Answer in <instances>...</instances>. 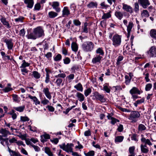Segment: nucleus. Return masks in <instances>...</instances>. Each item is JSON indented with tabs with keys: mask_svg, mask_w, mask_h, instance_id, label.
Here are the masks:
<instances>
[{
	"mask_svg": "<svg viewBox=\"0 0 156 156\" xmlns=\"http://www.w3.org/2000/svg\"><path fill=\"white\" fill-rule=\"evenodd\" d=\"M94 44L91 41H87L84 42L82 45L83 50L85 52H90L94 49Z\"/></svg>",
	"mask_w": 156,
	"mask_h": 156,
	"instance_id": "1",
	"label": "nucleus"
},
{
	"mask_svg": "<svg viewBox=\"0 0 156 156\" xmlns=\"http://www.w3.org/2000/svg\"><path fill=\"white\" fill-rule=\"evenodd\" d=\"M93 95L90 97H93L92 98L93 100H96L100 101L101 103L105 102L106 101V98H104V95L100 94L97 91H94L93 93Z\"/></svg>",
	"mask_w": 156,
	"mask_h": 156,
	"instance_id": "2",
	"label": "nucleus"
},
{
	"mask_svg": "<svg viewBox=\"0 0 156 156\" xmlns=\"http://www.w3.org/2000/svg\"><path fill=\"white\" fill-rule=\"evenodd\" d=\"M140 112L137 111H132L129 117V119L132 120L133 122H136L140 116Z\"/></svg>",
	"mask_w": 156,
	"mask_h": 156,
	"instance_id": "3",
	"label": "nucleus"
},
{
	"mask_svg": "<svg viewBox=\"0 0 156 156\" xmlns=\"http://www.w3.org/2000/svg\"><path fill=\"white\" fill-rule=\"evenodd\" d=\"M121 38L122 36L117 34L113 35L112 39L113 45L115 47L120 45L121 43Z\"/></svg>",
	"mask_w": 156,
	"mask_h": 156,
	"instance_id": "4",
	"label": "nucleus"
},
{
	"mask_svg": "<svg viewBox=\"0 0 156 156\" xmlns=\"http://www.w3.org/2000/svg\"><path fill=\"white\" fill-rule=\"evenodd\" d=\"M34 30L37 38L41 37L44 35V31L41 27H37L34 28Z\"/></svg>",
	"mask_w": 156,
	"mask_h": 156,
	"instance_id": "5",
	"label": "nucleus"
},
{
	"mask_svg": "<svg viewBox=\"0 0 156 156\" xmlns=\"http://www.w3.org/2000/svg\"><path fill=\"white\" fill-rule=\"evenodd\" d=\"M3 41L5 43L7 48L9 50H12L13 48L14 43L12 39H3Z\"/></svg>",
	"mask_w": 156,
	"mask_h": 156,
	"instance_id": "6",
	"label": "nucleus"
},
{
	"mask_svg": "<svg viewBox=\"0 0 156 156\" xmlns=\"http://www.w3.org/2000/svg\"><path fill=\"white\" fill-rule=\"evenodd\" d=\"M0 20L2 24L7 28L9 29L11 28L9 21H8L6 18L2 16H1Z\"/></svg>",
	"mask_w": 156,
	"mask_h": 156,
	"instance_id": "7",
	"label": "nucleus"
},
{
	"mask_svg": "<svg viewBox=\"0 0 156 156\" xmlns=\"http://www.w3.org/2000/svg\"><path fill=\"white\" fill-rule=\"evenodd\" d=\"M138 1L141 6L144 9L147 8L150 4L149 0H138Z\"/></svg>",
	"mask_w": 156,
	"mask_h": 156,
	"instance_id": "8",
	"label": "nucleus"
},
{
	"mask_svg": "<svg viewBox=\"0 0 156 156\" xmlns=\"http://www.w3.org/2000/svg\"><path fill=\"white\" fill-rule=\"evenodd\" d=\"M147 53L150 57H156V48L154 46H152L149 51H147Z\"/></svg>",
	"mask_w": 156,
	"mask_h": 156,
	"instance_id": "9",
	"label": "nucleus"
},
{
	"mask_svg": "<svg viewBox=\"0 0 156 156\" xmlns=\"http://www.w3.org/2000/svg\"><path fill=\"white\" fill-rule=\"evenodd\" d=\"M129 92L132 96L136 94H140L141 93L143 92V91H140L137 87H133L129 90Z\"/></svg>",
	"mask_w": 156,
	"mask_h": 156,
	"instance_id": "10",
	"label": "nucleus"
},
{
	"mask_svg": "<svg viewBox=\"0 0 156 156\" xmlns=\"http://www.w3.org/2000/svg\"><path fill=\"white\" fill-rule=\"evenodd\" d=\"M102 58L103 57L100 55H96L95 57L92 58V62L93 64H96L98 63H100Z\"/></svg>",
	"mask_w": 156,
	"mask_h": 156,
	"instance_id": "11",
	"label": "nucleus"
},
{
	"mask_svg": "<svg viewBox=\"0 0 156 156\" xmlns=\"http://www.w3.org/2000/svg\"><path fill=\"white\" fill-rule=\"evenodd\" d=\"M69 143L67 144L66 145L65 143H63L61 145H59L60 147L63 150L66 152L69 153L70 152V150L69 147Z\"/></svg>",
	"mask_w": 156,
	"mask_h": 156,
	"instance_id": "12",
	"label": "nucleus"
},
{
	"mask_svg": "<svg viewBox=\"0 0 156 156\" xmlns=\"http://www.w3.org/2000/svg\"><path fill=\"white\" fill-rule=\"evenodd\" d=\"M26 37L28 39L35 40L37 38L34 30L32 32L28 33L26 35Z\"/></svg>",
	"mask_w": 156,
	"mask_h": 156,
	"instance_id": "13",
	"label": "nucleus"
},
{
	"mask_svg": "<svg viewBox=\"0 0 156 156\" xmlns=\"http://www.w3.org/2000/svg\"><path fill=\"white\" fill-rule=\"evenodd\" d=\"M0 133L2 134L3 137H6L8 135H10L9 132L6 129H0Z\"/></svg>",
	"mask_w": 156,
	"mask_h": 156,
	"instance_id": "14",
	"label": "nucleus"
},
{
	"mask_svg": "<svg viewBox=\"0 0 156 156\" xmlns=\"http://www.w3.org/2000/svg\"><path fill=\"white\" fill-rule=\"evenodd\" d=\"M97 55H100L103 57L104 55V52L102 47L98 48L95 51Z\"/></svg>",
	"mask_w": 156,
	"mask_h": 156,
	"instance_id": "15",
	"label": "nucleus"
},
{
	"mask_svg": "<svg viewBox=\"0 0 156 156\" xmlns=\"http://www.w3.org/2000/svg\"><path fill=\"white\" fill-rule=\"evenodd\" d=\"M28 97L34 102L36 105L40 104V101L36 97L30 95H29Z\"/></svg>",
	"mask_w": 156,
	"mask_h": 156,
	"instance_id": "16",
	"label": "nucleus"
},
{
	"mask_svg": "<svg viewBox=\"0 0 156 156\" xmlns=\"http://www.w3.org/2000/svg\"><path fill=\"white\" fill-rule=\"evenodd\" d=\"M41 141L44 143L45 142L47 139H49L50 138V136L49 134L45 133L41 135Z\"/></svg>",
	"mask_w": 156,
	"mask_h": 156,
	"instance_id": "17",
	"label": "nucleus"
},
{
	"mask_svg": "<svg viewBox=\"0 0 156 156\" xmlns=\"http://www.w3.org/2000/svg\"><path fill=\"white\" fill-rule=\"evenodd\" d=\"M24 3L27 5V7L31 8L34 4L33 0H24Z\"/></svg>",
	"mask_w": 156,
	"mask_h": 156,
	"instance_id": "18",
	"label": "nucleus"
},
{
	"mask_svg": "<svg viewBox=\"0 0 156 156\" xmlns=\"http://www.w3.org/2000/svg\"><path fill=\"white\" fill-rule=\"evenodd\" d=\"M76 96L80 102H82L84 100V97L83 94L80 92H77L76 93Z\"/></svg>",
	"mask_w": 156,
	"mask_h": 156,
	"instance_id": "19",
	"label": "nucleus"
},
{
	"mask_svg": "<svg viewBox=\"0 0 156 156\" xmlns=\"http://www.w3.org/2000/svg\"><path fill=\"white\" fill-rule=\"evenodd\" d=\"M43 91L47 98L49 99H50L51 98V96L49 92V89L48 88H44L43 89Z\"/></svg>",
	"mask_w": 156,
	"mask_h": 156,
	"instance_id": "20",
	"label": "nucleus"
},
{
	"mask_svg": "<svg viewBox=\"0 0 156 156\" xmlns=\"http://www.w3.org/2000/svg\"><path fill=\"white\" fill-rule=\"evenodd\" d=\"M12 97L14 102L17 103H19L20 102L21 99L17 94H13L12 95Z\"/></svg>",
	"mask_w": 156,
	"mask_h": 156,
	"instance_id": "21",
	"label": "nucleus"
},
{
	"mask_svg": "<svg viewBox=\"0 0 156 156\" xmlns=\"http://www.w3.org/2000/svg\"><path fill=\"white\" fill-rule=\"evenodd\" d=\"M8 151L10 156H21V154L18 152L12 150L8 147Z\"/></svg>",
	"mask_w": 156,
	"mask_h": 156,
	"instance_id": "22",
	"label": "nucleus"
},
{
	"mask_svg": "<svg viewBox=\"0 0 156 156\" xmlns=\"http://www.w3.org/2000/svg\"><path fill=\"white\" fill-rule=\"evenodd\" d=\"M115 16L119 20H120L123 17V13L119 11H116L115 12Z\"/></svg>",
	"mask_w": 156,
	"mask_h": 156,
	"instance_id": "23",
	"label": "nucleus"
},
{
	"mask_svg": "<svg viewBox=\"0 0 156 156\" xmlns=\"http://www.w3.org/2000/svg\"><path fill=\"white\" fill-rule=\"evenodd\" d=\"M8 140V138H3L0 142L1 144L3 146H5L6 145L8 147H8H9V144Z\"/></svg>",
	"mask_w": 156,
	"mask_h": 156,
	"instance_id": "24",
	"label": "nucleus"
},
{
	"mask_svg": "<svg viewBox=\"0 0 156 156\" xmlns=\"http://www.w3.org/2000/svg\"><path fill=\"white\" fill-rule=\"evenodd\" d=\"M74 88L78 91L82 92L83 91V87L82 84L80 83L74 86Z\"/></svg>",
	"mask_w": 156,
	"mask_h": 156,
	"instance_id": "25",
	"label": "nucleus"
},
{
	"mask_svg": "<svg viewBox=\"0 0 156 156\" xmlns=\"http://www.w3.org/2000/svg\"><path fill=\"white\" fill-rule=\"evenodd\" d=\"M103 12V15L102 16L101 18L102 19H106L110 17L111 16V13L112 12L111 11H110L107 13H105L103 10H102Z\"/></svg>",
	"mask_w": 156,
	"mask_h": 156,
	"instance_id": "26",
	"label": "nucleus"
},
{
	"mask_svg": "<svg viewBox=\"0 0 156 156\" xmlns=\"http://www.w3.org/2000/svg\"><path fill=\"white\" fill-rule=\"evenodd\" d=\"M145 98L143 97L140 100H138L133 104L136 107H137L138 105L144 102Z\"/></svg>",
	"mask_w": 156,
	"mask_h": 156,
	"instance_id": "27",
	"label": "nucleus"
},
{
	"mask_svg": "<svg viewBox=\"0 0 156 156\" xmlns=\"http://www.w3.org/2000/svg\"><path fill=\"white\" fill-rule=\"evenodd\" d=\"M98 4L97 2H91L87 5V6L89 8H97Z\"/></svg>",
	"mask_w": 156,
	"mask_h": 156,
	"instance_id": "28",
	"label": "nucleus"
},
{
	"mask_svg": "<svg viewBox=\"0 0 156 156\" xmlns=\"http://www.w3.org/2000/svg\"><path fill=\"white\" fill-rule=\"evenodd\" d=\"M71 48L72 50L75 52L77 51L78 46L76 43L73 42L71 44Z\"/></svg>",
	"mask_w": 156,
	"mask_h": 156,
	"instance_id": "29",
	"label": "nucleus"
},
{
	"mask_svg": "<svg viewBox=\"0 0 156 156\" xmlns=\"http://www.w3.org/2000/svg\"><path fill=\"white\" fill-rule=\"evenodd\" d=\"M8 114L12 116V117L13 120H14L17 118V115L15 112V111L13 109H12L11 111L9 112Z\"/></svg>",
	"mask_w": 156,
	"mask_h": 156,
	"instance_id": "30",
	"label": "nucleus"
},
{
	"mask_svg": "<svg viewBox=\"0 0 156 156\" xmlns=\"http://www.w3.org/2000/svg\"><path fill=\"white\" fill-rule=\"evenodd\" d=\"M124 137L123 136H117L115 137V143H120L122 141Z\"/></svg>",
	"mask_w": 156,
	"mask_h": 156,
	"instance_id": "31",
	"label": "nucleus"
},
{
	"mask_svg": "<svg viewBox=\"0 0 156 156\" xmlns=\"http://www.w3.org/2000/svg\"><path fill=\"white\" fill-rule=\"evenodd\" d=\"M109 86L108 83H105L103 85V90L106 92L107 93H109L111 90L110 88H109L108 86Z\"/></svg>",
	"mask_w": 156,
	"mask_h": 156,
	"instance_id": "32",
	"label": "nucleus"
},
{
	"mask_svg": "<svg viewBox=\"0 0 156 156\" xmlns=\"http://www.w3.org/2000/svg\"><path fill=\"white\" fill-rule=\"evenodd\" d=\"M32 75L36 79L40 78L41 76V74L36 71H33Z\"/></svg>",
	"mask_w": 156,
	"mask_h": 156,
	"instance_id": "33",
	"label": "nucleus"
},
{
	"mask_svg": "<svg viewBox=\"0 0 156 156\" xmlns=\"http://www.w3.org/2000/svg\"><path fill=\"white\" fill-rule=\"evenodd\" d=\"M142 142L145 143V144H148L149 145H151L152 143L151 142L150 140L149 139H146L145 137H142L141 139Z\"/></svg>",
	"mask_w": 156,
	"mask_h": 156,
	"instance_id": "34",
	"label": "nucleus"
},
{
	"mask_svg": "<svg viewBox=\"0 0 156 156\" xmlns=\"http://www.w3.org/2000/svg\"><path fill=\"white\" fill-rule=\"evenodd\" d=\"M25 108V106H22L18 107H14L13 108L17 111L22 112L23 111Z\"/></svg>",
	"mask_w": 156,
	"mask_h": 156,
	"instance_id": "35",
	"label": "nucleus"
},
{
	"mask_svg": "<svg viewBox=\"0 0 156 156\" xmlns=\"http://www.w3.org/2000/svg\"><path fill=\"white\" fill-rule=\"evenodd\" d=\"M150 34L151 37L156 39V30L151 29L150 32Z\"/></svg>",
	"mask_w": 156,
	"mask_h": 156,
	"instance_id": "36",
	"label": "nucleus"
},
{
	"mask_svg": "<svg viewBox=\"0 0 156 156\" xmlns=\"http://www.w3.org/2000/svg\"><path fill=\"white\" fill-rule=\"evenodd\" d=\"M141 15L142 17H148L149 16V14L147 10H143L141 12Z\"/></svg>",
	"mask_w": 156,
	"mask_h": 156,
	"instance_id": "37",
	"label": "nucleus"
},
{
	"mask_svg": "<svg viewBox=\"0 0 156 156\" xmlns=\"http://www.w3.org/2000/svg\"><path fill=\"white\" fill-rule=\"evenodd\" d=\"M84 154L86 156H94L95 155V152L94 151H90L86 153L85 151L84 152Z\"/></svg>",
	"mask_w": 156,
	"mask_h": 156,
	"instance_id": "38",
	"label": "nucleus"
},
{
	"mask_svg": "<svg viewBox=\"0 0 156 156\" xmlns=\"http://www.w3.org/2000/svg\"><path fill=\"white\" fill-rule=\"evenodd\" d=\"M30 65V64L28 62H27L25 60H23L22 61V64L21 66H20V68H25L29 66Z\"/></svg>",
	"mask_w": 156,
	"mask_h": 156,
	"instance_id": "39",
	"label": "nucleus"
},
{
	"mask_svg": "<svg viewBox=\"0 0 156 156\" xmlns=\"http://www.w3.org/2000/svg\"><path fill=\"white\" fill-rule=\"evenodd\" d=\"M146 129V127L145 126L142 124H139L138 127V129L139 131H142L145 130Z\"/></svg>",
	"mask_w": 156,
	"mask_h": 156,
	"instance_id": "40",
	"label": "nucleus"
},
{
	"mask_svg": "<svg viewBox=\"0 0 156 156\" xmlns=\"http://www.w3.org/2000/svg\"><path fill=\"white\" fill-rule=\"evenodd\" d=\"M140 148L142 153L146 154L148 152L149 150L147 148H144L142 144L140 145Z\"/></svg>",
	"mask_w": 156,
	"mask_h": 156,
	"instance_id": "41",
	"label": "nucleus"
},
{
	"mask_svg": "<svg viewBox=\"0 0 156 156\" xmlns=\"http://www.w3.org/2000/svg\"><path fill=\"white\" fill-rule=\"evenodd\" d=\"M92 90L90 88H88L84 90V94L86 97H87L91 92Z\"/></svg>",
	"mask_w": 156,
	"mask_h": 156,
	"instance_id": "42",
	"label": "nucleus"
},
{
	"mask_svg": "<svg viewBox=\"0 0 156 156\" xmlns=\"http://www.w3.org/2000/svg\"><path fill=\"white\" fill-rule=\"evenodd\" d=\"M133 23L131 21L129 22V24L127 27V32H130L131 30V29L133 27Z\"/></svg>",
	"mask_w": 156,
	"mask_h": 156,
	"instance_id": "43",
	"label": "nucleus"
},
{
	"mask_svg": "<svg viewBox=\"0 0 156 156\" xmlns=\"http://www.w3.org/2000/svg\"><path fill=\"white\" fill-rule=\"evenodd\" d=\"M48 15L50 18H53L57 15V14L55 12L51 11L49 13Z\"/></svg>",
	"mask_w": 156,
	"mask_h": 156,
	"instance_id": "44",
	"label": "nucleus"
},
{
	"mask_svg": "<svg viewBox=\"0 0 156 156\" xmlns=\"http://www.w3.org/2000/svg\"><path fill=\"white\" fill-rule=\"evenodd\" d=\"M45 152L49 156H52V153L49 148L48 147H45Z\"/></svg>",
	"mask_w": 156,
	"mask_h": 156,
	"instance_id": "45",
	"label": "nucleus"
},
{
	"mask_svg": "<svg viewBox=\"0 0 156 156\" xmlns=\"http://www.w3.org/2000/svg\"><path fill=\"white\" fill-rule=\"evenodd\" d=\"M152 84L151 83H149L147 84L145 86V90L146 91L150 90L152 87Z\"/></svg>",
	"mask_w": 156,
	"mask_h": 156,
	"instance_id": "46",
	"label": "nucleus"
},
{
	"mask_svg": "<svg viewBox=\"0 0 156 156\" xmlns=\"http://www.w3.org/2000/svg\"><path fill=\"white\" fill-rule=\"evenodd\" d=\"M125 83H126V85H128L129 84L131 80L132 79L129 78V77L127 75H126L125 76Z\"/></svg>",
	"mask_w": 156,
	"mask_h": 156,
	"instance_id": "47",
	"label": "nucleus"
},
{
	"mask_svg": "<svg viewBox=\"0 0 156 156\" xmlns=\"http://www.w3.org/2000/svg\"><path fill=\"white\" fill-rule=\"evenodd\" d=\"M137 136V135L136 133H133L132 134L131 136V140L137 141H138V139L136 138Z\"/></svg>",
	"mask_w": 156,
	"mask_h": 156,
	"instance_id": "48",
	"label": "nucleus"
},
{
	"mask_svg": "<svg viewBox=\"0 0 156 156\" xmlns=\"http://www.w3.org/2000/svg\"><path fill=\"white\" fill-rule=\"evenodd\" d=\"M75 105H73L70 107H69L66 110V111H63V112L64 113H65V114L67 115L68 114L70 111L73 108H75Z\"/></svg>",
	"mask_w": 156,
	"mask_h": 156,
	"instance_id": "49",
	"label": "nucleus"
},
{
	"mask_svg": "<svg viewBox=\"0 0 156 156\" xmlns=\"http://www.w3.org/2000/svg\"><path fill=\"white\" fill-rule=\"evenodd\" d=\"M143 75H145V79L146 82H149L150 81V80L149 79V73L147 72L146 74L145 73V72L143 73Z\"/></svg>",
	"mask_w": 156,
	"mask_h": 156,
	"instance_id": "50",
	"label": "nucleus"
},
{
	"mask_svg": "<svg viewBox=\"0 0 156 156\" xmlns=\"http://www.w3.org/2000/svg\"><path fill=\"white\" fill-rule=\"evenodd\" d=\"M101 9H107L109 6L107 5L105 2H103L101 3Z\"/></svg>",
	"mask_w": 156,
	"mask_h": 156,
	"instance_id": "51",
	"label": "nucleus"
},
{
	"mask_svg": "<svg viewBox=\"0 0 156 156\" xmlns=\"http://www.w3.org/2000/svg\"><path fill=\"white\" fill-rule=\"evenodd\" d=\"M12 90V89L11 87H7L2 89V90L5 92H8Z\"/></svg>",
	"mask_w": 156,
	"mask_h": 156,
	"instance_id": "52",
	"label": "nucleus"
},
{
	"mask_svg": "<svg viewBox=\"0 0 156 156\" xmlns=\"http://www.w3.org/2000/svg\"><path fill=\"white\" fill-rule=\"evenodd\" d=\"M73 23L75 26H80L81 24L80 22L77 20H73Z\"/></svg>",
	"mask_w": 156,
	"mask_h": 156,
	"instance_id": "53",
	"label": "nucleus"
},
{
	"mask_svg": "<svg viewBox=\"0 0 156 156\" xmlns=\"http://www.w3.org/2000/svg\"><path fill=\"white\" fill-rule=\"evenodd\" d=\"M123 5V9L124 10H129V9H131L132 8L129 5L124 3L122 4Z\"/></svg>",
	"mask_w": 156,
	"mask_h": 156,
	"instance_id": "54",
	"label": "nucleus"
},
{
	"mask_svg": "<svg viewBox=\"0 0 156 156\" xmlns=\"http://www.w3.org/2000/svg\"><path fill=\"white\" fill-rule=\"evenodd\" d=\"M71 60L69 57H66L63 59L64 63L65 64H69Z\"/></svg>",
	"mask_w": 156,
	"mask_h": 156,
	"instance_id": "55",
	"label": "nucleus"
},
{
	"mask_svg": "<svg viewBox=\"0 0 156 156\" xmlns=\"http://www.w3.org/2000/svg\"><path fill=\"white\" fill-rule=\"evenodd\" d=\"M20 119L23 122L28 121L29 120V119L27 116H21Z\"/></svg>",
	"mask_w": 156,
	"mask_h": 156,
	"instance_id": "56",
	"label": "nucleus"
},
{
	"mask_svg": "<svg viewBox=\"0 0 156 156\" xmlns=\"http://www.w3.org/2000/svg\"><path fill=\"white\" fill-rule=\"evenodd\" d=\"M25 29H23L21 30L19 32L20 35L22 37H24L25 36Z\"/></svg>",
	"mask_w": 156,
	"mask_h": 156,
	"instance_id": "57",
	"label": "nucleus"
},
{
	"mask_svg": "<svg viewBox=\"0 0 156 156\" xmlns=\"http://www.w3.org/2000/svg\"><path fill=\"white\" fill-rule=\"evenodd\" d=\"M135 149L134 146L130 147H129V151L130 154L134 153V151Z\"/></svg>",
	"mask_w": 156,
	"mask_h": 156,
	"instance_id": "58",
	"label": "nucleus"
},
{
	"mask_svg": "<svg viewBox=\"0 0 156 156\" xmlns=\"http://www.w3.org/2000/svg\"><path fill=\"white\" fill-rule=\"evenodd\" d=\"M45 56L47 58L48 60H50L51 58L52 54L51 52H49L46 54H45Z\"/></svg>",
	"mask_w": 156,
	"mask_h": 156,
	"instance_id": "59",
	"label": "nucleus"
},
{
	"mask_svg": "<svg viewBox=\"0 0 156 156\" xmlns=\"http://www.w3.org/2000/svg\"><path fill=\"white\" fill-rule=\"evenodd\" d=\"M123 129V127L122 125L120 124L117 130L118 131L121 132H122Z\"/></svg>",
	"mask_w": 156,
	"mask_h": 156,
	"instance_id": "60",
	"label": "nucleus"
},
{
	"mask_svg": "<svg viewBox=\"0 0 156 156\" xmlns=\"http://www.w3.org/2000/svg\"><path fill=\"white\" fill-rule=\"evenodd\" d=\"M58 75L55 76V77L57 78V79H55L53 80V82L55 83V84L57 85V86H58Z\"/></svg>",
	"mask_w": 156,
	"mask_h": 156,
	"instance_id": "61",
	"label": "nucleus"
},
{
	"mask_svg": "<svg viewBox=\"0 0 156 156\" xmlns=\"http://www.w3.org/2000/svg\"><path fill=\"white\" fill-rule=\"evenodd\" d=\"M24 19V17L20 16L18 18L15 19V21L16 22H23V20Z\"/></svg>",
	"mask_w": 156,
	"mask_h": 156,
	"instance_id": "62",
	"label": "nucleus"
},
{
	"mask_svg": "<svg viewBox=\"0 0 156 156\" xmlns=\"http://www.w3.org/2000/svg\"><path fill=\"white\" fill-rule=\"evenodd\" d=\"M69 14V10H62V15L64 16H67Z\"/></svg>",
	"mask_w": 156,
	"mask_h": 156,
	"instance_id": "63",
	"label": "nucleus"
},
{
	"mask_svg": "<svg viewBox=\"0 0 156 156\" xmlns=\"http://www.w3.org/2000/svg\"><path fill=\"white\" fill-rule=\"evenodd\" d=\"M58 6V3L57 2H53V4L52 5V7H53L54 9H57Z\"/></svg>",
	"mask_w": 156,
	"mask_h": 156,
	"instance_id": "64",
	"label": "nucleus"
}]
</instances>
